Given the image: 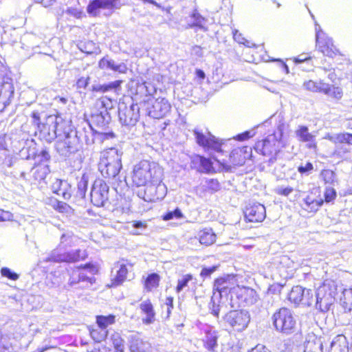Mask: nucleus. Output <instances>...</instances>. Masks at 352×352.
<instances>
[{
  "label": "nucleus",
  "mask_w": 352,
  "mask_h": 352,
  "mask_svg": "<svg viewBox=\"0 0 352 352\" xmlns=\"http://www.w3.org/2000/svg\"><path fill=\"white\" fill-rule=\"evenodd\" d=\"M122 152L116 148H109L100 153L98 170L104 177L117 180L122 168Z\"/></svg>",
  "instance_id": "nucleus-1"
},
{
  "label": "nucleus",
  "mask_w": 352,
  "mask_h": 352,
  "mask_svg": "<svg viewBox=\"0 0 352 352\" xmlns=\"http://www.w3.org/2000/svg\"><path fill=\"white\" fill-rule=\"evenodd\" d=\"M161 177L162 170L153 162L143 160L134 166L132 179L137 186H143L148 183L155 184L161 182Z\"/></svg>",
  "instance_id": "nucleus-2"
},
{
  "label": "nucleus",
  "mask_w": 352,
  "mask_h": 352,
  "mask_svg": "<svg viewBox=\"0 0 352 352\" xmlns=\"http://www.w3.org/2000/svg\"><path fill=\"white\" fill-rule=\"evenodd\" d=\"M95 272V267L90 263L68 270L69 278L65 287L67 289H85L91 287L96 281L93 276Z\"/></svg>",
  "instance_id": "nucleus-3"
},
{
  "label": "nucleus",
  "mask_w": 352,
  "mask_h": 352,
  "mask_svg": "<svg viewBox=\"0 0 352 352\" xmlns=\"http://www.w3.org/2000/svg\"><path fill=\"white\" fill-rule=\"evenodd\" d=\"M140 106L133 102L131 97L120 99L118 103L120 122L128 128L134 126L140 118Z\"/></svg>",
  "instance_id": "nucleus-4"
},
{
  "label": "nucleus",
  "mask_w": 352,
  "mask_h": 352,
  "mask_svg": "<svg viewBox=\"0 0 352 352\" xmlns=\"http://www.w3.org/2000/svg\"><path fill=\"white\" fill-rule=\"evenodd\" d=\"M230 304L233 308L252 305L258 300V296L255 290L239 285L233 287L230 290Z\"/></svg>",
  "instance_id": "nucleus-5"
},
{
  "label": "nucleus",
  "mask_w": 352,
  "mask_h": 352,
  "mask_svg": "<svg viewBox=\"0 0 352 352\" xmlns=\"http://www.w3.org/2000/svg\"><path fill=\"white\" fill-rule=\"evenodd\" d=\"M272 321L278 332L289 335L294 331L296 322L292 311L287 308L282 307L276 311L272 316Z\"/></svg>",
  "instance_id": "nucleus-6"
},
{
  "label": "nucleus",
  "mask_w": 352,
  "mask_h": 352,
  "mask_svg": "<svg viewBox=\"0 0 352 352\" xmlns=\"http://www.w3.org/2000/svg\"><path fill=\"white\" fill-rule=\"evenodd\" d=\"M340 304L344 311L352 310V287L346 288L341 280H331V298Z\"/></svg>",
  "instance_id": "nucleus-7"
},
{
  "label": "nucleus",
  "mask_w": 352,
  "mask_h": 352,
  "mask_svg": "<svg viewBox=\"0 0 352 352\" xmlns=\"http://www.w3.org/2000/svg\"><path fill=\"white\" fill-rule=\"evenodd\" d=\"M81 135V132L76 131L67 133L64 140L56 142V151L63 157H69L72 154L76 153L80 148Z\"/></svg>",
  "instance_id": "nucleus-8"
},
{
  "label": "nucleus",
  "mask_w": 352,
  "mask_h": 352,
  "mask_svg": "<svg viewBox=\"0 0 352 352\" xmlns=\"http://www.w3.org/2000/svg\"><path fill=\"white\" fill-rule=\"evenodd\" d=\"M331 81L334 82L335 79L339 80L347 78L349 60L346 57L340 53L336 47L331 43Z\"/></svg>",
  "instance_id": "nucleus-9"
},
{
  "label": "nucleus",
  "mask_w": 352,
  "mask_h": 352,
  "mask_svg": "<svg viewBox=\"0 0 352 352\" xmlns=\"http://www.w3.org/2000/svg\"><path fill=\"white\" fill-rule=\"evenodd\" d=\"M223 319L232 330L241 332L248 327L250 322V315L246 310H232Z\"/></svg>",
  "instance_id": "nucleus-10"
},
{
  "label": "nucleus",
  "mask_w": 352,
  "mask_h": 352,
  "mask_svg": "<svg viewBox=\"0 0 352 352\" xmlns=\"http://www.w3.org/2000/svg\"><path fill=\"white\" fill-rule=\"evenodd\" d=\"M96 106L98 109L92 113L91 122L98 126L104 128L111 121V116L108 111L112 108L113 102L110 98L103 97L96 102Z\"/></svg>",
  "instance_id": "nucleus-11"
},
{
  "label": "nucleus",
  "mask_w": 352,
  "mask_h": 352,
  "mask_svg": "<svg viewBox=\"0 0 352 352\" xmlns=\"http://www.w3.org/2000/svg\"><path fill=\"white\" fill-rule=\"evenodd\" d=\"M142 105L147 115L154 119L164 117L171 108L170 104L164 98H149L147 101H144Z\"/></svg>",
  "instance_id": "nucleus-12"
},
{
  "label": "nucleus",
  "mask_w": 352,
  "mask_h": 352,
  "mask_svg": "<svg viewBox=\"0 0 352 352\" xmlns=\"http://www.w3.org/2000/svg\"><path fill=\"white\" fill-rule=\"evenodd\" d=\"M87 255L85 251L80 249L74 250L69 252L60 253L57 250H53L45 261L46 262H66L74 263L80 260H83Z\"/></svg>",
  "instance_id": "nucleus-13"
},
{
  "label": "nucleus",
  "mask_w": 352,
  "mask_h": 352,
  "mask_svg": "<svg viewBox=\"0 0 352 352\" xmlns=\"http://www.w3.org/2000/svg\"><path fill=\"white\" fill-rule=\"evenodd\" d=\"M109 186L102 179L96 180L91 190V201L97 207L104 206L108 201Z\"/></svg>",
  "instance_id": "nucleus-14"
},
{
  "label": "nucleus",
  "mask_w": 352,
  "mask_h": 352,
  "mask_svg": "<svg viewBox=\"0 0 352 352\" xmlns=\"http://www.w3.org/2000/svg\"><path fill=\"white\" fill-rule=\"evenodd\" d=\"M193 133L196 142L199 146H203L208 150H212L217 153H221L223 151L221 146L223 144V142L222 141H219L210 132H208V135H206L199 129H195Z\"/></svg>",
  "instance_id": "nucleus-15"
},
{
  "label": "nucleus",
  "mask_w": 352,
  "mask_h": 352,
  "mask_svg": "<svg viewBox=\"0 0 352 352\" xmlns=\"http://www.w3.org/2000/svg\"><path fill=\"white\" fill-rule=\"evenodd\" d=\"M124 4L123 0H92L87 6V11L90 15L96 16L100 9L118 10Z\"/></svg>",
  "instance_id": "nucleus-16"
},
{
  "label": "nucleus",
  "mask_w": 352,
  "mask_h": 352,
  "mask_svg": "<svg viewBox=\"0 0 352 352\" xmlns=\"http://www.w3.org/2000/svg\"><path fill=\"white\" fill-rule=\"evenodd\" d=\"M316 306L322 312H326L330 309V283L325 280L316 292Z\"/></svg>",
  "instance_id": "nucleus-17"
},
{
  "label": "nucleus",
  "mask_w": 352,
  "mask_h": 352,
  "mask_svg": "<svg viewBox=\"0 0 352 352\" xmlns=\"http://www.w3.org/2000/svg\"><path fill=\"white\" fill-rule=\"evenodd\" d=\"M245 217L250 222H261L266 217L265 208L257 202L250 204L245 208Z\"/></svg>",
  "instance_id": "nucleus-18"
},
{
  "label": "nucleus",
  "mask_w": 352,
  "mask_h": 352,
  "mask_svg": "<svg viewBox=\"0 0 352 352\" xmlns=\"http://www.w3.org/2000/svg\"><path fill=\"white\" fill-rule=\"evenodd\" d=\"M58 119L55 116H50L46 119V122L43 123L38 130L42 133L48 140L55 139L58 136Z\"/></svg>",
  "instance_id": "nucleus-19"
},
{
  "label": "nucleus",
  "mask_w": 352,
  "mask_h": 352,
  "mask_svg": "<svg viewBox=\"0 0 352 352\" xmlns=\"http://www.w3.org/2000/svg\"><path fill=\"white\" fill-rule=\"evenodd\" d=\"M351 219L352 207L350 208V210L348 208H344L340 210L339 214H333V217L331 218V225H336L340 223L341 227L339 228V230L331 229V232H341L346 231L348 224L350 223Z\"/></svg>",
  "instance_id": "nucleus-20"
},
{
  "label": "nucleus",
  "mask_w": 352,
  "mask_h": 352,
  "mask_svg": "<svg viewBox=\"0 0 352 352\" xmlns=\"http://www.w3.org/2000/svg\"><path fill=\"white\" fill-rule=\"evenodd\" d=\"M316 43L318 51L324 56H330L329 39L319 24L315 21Z\"/></svg>",
  "instance_id": "nucleus-21"
},
{
  "label": "nucleus",
  "mask_w": 352,
  "mask_h": 352,
  "mask_svg": "<svg viewBox=\"0 0 352 352\" xmlns=\"http://www.w3.org/2000/svg\"><path fill=\"white\" fill-rule=\"evenodd\" d=\"M98 67L101 69H109L119 74H125L127 71L126 64L124 63H117L109 56H105L100 60Z\"/></svg>",
  "instance_id": "nucleus-22"
},
{
  "label": "nucleus",
  "mask_w": 352,
  "mask_h": 352,
  "mask_svg": "<svg viewBox=\"0 0 352 352\" xmlns=\"http://www.w3.org/2000/svg\"><path fill=\"white\" fill-rule=\"evenodd\" d=\"M52 190L65 200H69L72 197V186L66 180L56 179L52 185Z\"/></svg>",
  "instance_id": "nucleus-23"
},
{
  "label": "nucleus",
  "mask_w": 352,
  "mask_h": 352,
  "mask_svg": "<svg viewBox=\"0 0 352 352\" xmlns=\"http://www.w3.org/2000/svg\"><path fill=\"white\" fill-rule=\"evenodd\" d=\"M127 264L124 261H118L114 265V270H116V276L111 279V286L117 287L124 283L128 273Z\"/></svg>",
  "instance_id": "nucleus-24"
},
{
  "label": "nucleus",
  "mask_w": 352,
  "mask_h": 352,
  "mask_svg": "<svg viewBox=\"0 0 352 352\" xmlns=\"http://www.w3.org/2000/svg\"><path fill=\"white\" fill-rule=\"evenodd\" d=\"M218 331L212 329L205 331V336L203 338L204 347L211 352H215L218 346Z\"/></svg>",
  "instance_id": "nucleus-25"
},
{
  "label": "nucleus",
  "mask_w": 352,
  "mask_h": 352,
  "mask_svg": "<svg viewBox=\"0 0 352 352\" xmlns=\"http://www.w3.org/2000/svg\"><path fill=\"white\" fill-rule=\"evenodd\" d=\"M319 192V189L315 188L304 199L307 210H310L311 212L316 211L323 204V199L321 197H317V194Z\"/></svg>",
  "instance_id": "nucleus-26"
},
{
  "label": "nucleus",
  "mask_w": 352,
  "mask_h": 352,
  "mask_svg": "<svg viewBox=\"0 0 352 352\" xmlns=\"http://www.w3.org/2000/svg\"><path fill=\"white\" fill-rule=\"evenodd\" d=\"M208 19L203 17L199 12L195 11L190 16L188 20V25L186 28H197L204 32L208 31L206 23Z\"/></svg>",
  "instance_id": "nucleus-27"
},
{
  "label": "nucleus",
  "mask_w": 352,
  "mask_h": 352,
  "mask_svg": "<svg viewBox=\"0 0 352 352\" xmlns=\"http://www.w3.org/2000/svg\"><path fill=\"white\" fill-rule=\"evenodd\" d=\"M0 93L1 94L8 95L9 97L14 94V87L12 79L5 74L3 71L0 70Z\"/></svg>",
  "instance_id": "nucleus-28"
},
{
  "label": "nucleus",
  "mask_w": 352,
  "mask_h": 352,
  "mask_svg": "<svg viewBox=\"0 0 352 352\" xmlns=\"http://www.w3.org/2000/svg\"><path fill=\"white\" fill-rule=\"evenodd\" d=\"M140 308L146 314V318L142 319L143 323L146 324H152L155 320V313L153 306L149 300L142 302Z\"/></svg>",
  "instance_id": "nucleus-29"
},
{
  "label": "nucleus",
  "mask_w": 352,
  "mask_h": 352,
  "mask_svg": "<svg viewBox=\"0 0 352 352\" xmlns=\"http://www.w3.org/2000/svg\"><path fill=\"white\" fill-rule=\"evenodd\" d=\"M348 343L343 334H338L331 341V352H348Z\"/></svg>",
  "instance_id": "nucleus-30"
},
{
  "label": "nucleus",
  "mask_w": 352,
  "mask_h": 352,
  "mask_svg": "<svg viewBox=\"0 0 352 352\" xmlns=\"http://www.w3.org/2000/svg\"><path fill=\"white\" fill-rule=\"evenodd\" d=\"M303 87L305 89L311 91H318L327 94L330 90V86L328 83L320 81L319 82L313 80H308L303 83Z\"/></svg>",
  "instance_id": "nucleus-31"
},
{
  "label": "nucleus",
  "mask_w": 352,
  "mask_h": 352,
  "mask_svg": "<svg viewBox=\"0 0 352 352\" xmlns=\"http://www.w3.org/2000/svg\"><path fill=\"white\" fill-rule=\"evenodd\" d=\"M229 283L224 278H218L214 281L213 287V294H219V297L222 298L223 295H229L230 290L232 287H229Z\"/></svg>",
  "instance_id": "nucleus-32"
},
{
  "label": "nucleus",
  "mask_w": 352,
  "mask_h": 352,
  "mask_svg": "<svg viewBox=\"0 0 352 352\" xmlns=\"http://www.w3.org/2000/svg\"><path fill=\"white\" fill-rule=\"evenodd\" d=\"M198 236L199 243L206 246L213 244L216 241V234L213 232L212 230L210 228L201 230Z\"/></svg>",
  "instance_id": "nucleus-33"
},
{
  "label": "nucleus",
  "mask_w": 352,
  "mask_h": 352,
  "mask_svg": "<svg viewBox=\"0 0 352 352\" xmlns=\"http://www.w3.org/2000/svg\"><path fill=\"white\" fill-rule=\"evenodd\" d=\"M160 276L157 273H151L146 278L144 283V289L150 292L159 286Z\"/></svg>",
  "instance_id": "nucleus-34"
},
{
  "label": "nucleus",
  "mask_w": 352,
  "mask_h": 352,
  "mask_svg": "<svg viewBox=\"0 0 352 352\" xmlns=\"http://www.w3.org/2000/svg\"><path fill=\"white\" fill-rule=\"evenodd\" d=\"M221 298L219 297V294H212L208 304V309L210 314L217 318L219 317V313L221 307V305L220 304Z\"/></svg>",
  "instance_id": "nucleus-35"
},
{
  "label": "nucleus",
  "mask_w": 352,
  "mask_h": 352,
  "mask_svg": "<svg viewBox=\"0 0 352 352\" xmlns=\"http://www.w3.org/2000/svg\"><path fill=\"white\" fill-rule=\"evenodd\" d=\"M122 81L115 80L104 85H94L92 86V91L104 93L111 90H116L120 87Z\"/></svg>",
  "instance_id": "nucleus-36"
},
{
  "label": "nucleus",
  "mask_w": 352,
  "mask_h": 352,
  "mask_svg": "<svg viewBox=\"0 0 352 352\" xmlns=\"http://www.w3.org/2000/svg\"><path fill=\"white\" fill-rule=\"evenodd\" d=\"M305 287L300 285L294 286L289 294V300L295 305H300Z\"/></svg>",
  "instance_id": "nucleus-37"
},
{
  "label": "nucleus",
  "mask_w": 352,
  "mask_h": 352,
  "mask_svg": "<svg viewBox=\"0 0 352 352\" xmlns=\"http://www.w3.org/2000/svg\"><path fill=\"white\" fill-rule=\"evenodd\" d=\"M54 209L57 210L58 212L65 214L67 217H72L74 215V209L67 204L55 200L52 205Z\"/></svg>",
  "instance_id": "nucleus-38"
},
{
  "label": "nucleus",
  "mask_w": 352,
  "mask_h": 352,
  "mask_svg": "<svg viewBox=\"0 0 352 352\" xmlns=\"http://www.w3.org/2000/svg\"><path fill=\"white\" fill-rule=\"evenodd\" d=\"M90 336L96 342L104 340L107 337V330L98 326L97 328L90 330Z\"/></svg>",
  "instance_id": "nucleus-39"
},
{
  "label": "nucleus",
  "mask_w": 352,
  "mask_h": 352,
  "mask_svg": "<svg viewBox=\"0 0 352 352\" xmlns=\"http://www.w3.org/2000/svg\"><path fill=\"white\" fill-rule=\"evenodd\" d=\"M116 322V316L109 314L108 316H96V322L100 327L107 329L109 325L114 324Z\"/></svg>",
  "instance_id": "nucleus-40"
},
{
  "label": "nucleus",
  "mask_w": 352,
  "mask_h": 352,
  "mask_svg": "<svg viewBox=\"0 0 352 352\" xmlns=\"http://www.w3.org/2000/svg\"><path fill=\"white\" fill-rule=\"evenodd\" d=\"M110 341L112 342L116 352H123L124 349V341L122 338L120 334L118 332H114L111 334Z\"/></svg>",
  "instance_id": "nucleus-41"
},
{
  "label": "nucleus",
  "mask_w": 352,
  "mask_h": 352,
  "mask_svg": "<svg viewBox=\"0 0 352 352\" xmlns=\"http://www.w3.org/2000/svg\"><path fill=\"white\" fill-rule=\"evenodd\" d=\"M334 141L336 144H347L348 145H352V133H342L331 135V141Z\"/></svg>",
  "instance_id": "nucleus-42"
},
{
  "label": "nucleus",
  "mask_w": 352,
  "mask_h": 352,
  "mask_svg": "<svg viewBox=\"0 0 352 352\" xmlns=\"http://www.w3.org/2000/svg\"><path fill=\"white\" fill-rule=\"evenodd\" d=\"M296 136L302 142H311L314 139V135L309 132V129L305 126H300L296 131Z\"/></svg>",
  "instance_id": "nucleus-43"
},
{
  "label": "nucleus",
  "mask_w": 352,
  "mask_h": 352,
  "mask_svg": "<svg viewBox=\"0 0 352 352\" xmlns=\"http://www.w3.org/2000/svg\"><path fill=\"white\" fill-rule=\"evenodd\" d=\"M314 301V292L310 289L305 288V292L302 295L300 304L303 306L309 307Z\"/></svg>",
  "instance_id": "nucleus-44"
},
{
  "label": "nucleus",
  "mask_w": 352,
  "mask_h": 352,
  "mask_svg": "<svg viewBox=\"0 0 352 352\" xmlns=\"http://www.w3.org/2000/svg\"><path fill=\"white\" fill-rule=\"evenodd\" d=\"M303 352H322V344L320 341H308L304 346Z\"/></svg>",
  "instance_id": "nucleus-45"
},
{
  "label": "nucleus",
  "mask_w": 352,
  "mask_h": 352,
  "mask_svg": "<svg viewBox=\"0 0 352 352\" xmlns=\"http://www.w3.org/2000/svg\"><path fill=\"white\" fill-rule=\"evenodd\" d=\"M88 179L85 175H82L80 180L78 183L77 195L80 197H84L85 192L87 190Z\"/></svg>",
  "instance_id": "nucleus-46"
},
{
  "label": "nucleus",
  "mask_w": 352,
  "mask_h": 352,
  "mask_svg": "<svg viewBox=\"0 0 352 352\" xmlns=\"http://www.w3.org/2000/svg\"><path fill=\"white\" fill-rule=\"evenodd\" d=\"M184 218V214L179 208H176L174 210L168 211L162 216L164 221H169L174 219H180Z\"/></svg>",
  "instance_id": "nucleus-47"
},
{
  "label": "nucleus",
  "mask_w": 352,
  "mask_h": 352,
  "mask_svg": "<svg viewBox=\"0 0 352 352\" xmlns=\"http://www.w3.org/2000/svg\"><path fill=\"white\" fill-rule=\"evenodd\" d=\"M192 279V276L190 274H186L179 279L177 281V285L176 287V292L179 293L186 287L188 286V283Z\"/></svg>",
  "instance_id": "nucleus-48"
},
{
  "label": "nucleus",
  "mask_w": 352,
  "mask_h": 352,
  "mask_svg": "<svg viewBox=\"0 0 352 352\" xmlns=\"http://www.w3.org/2000/svg\"><path fill=\"white\" fill-rule=\"evenodd\" d=\"M281 290V287L278 285H270L267 289L266 293L265 298H273L275 296L276 298L279 297L280 293Z\"/></svg>",
  "instance_id": "nucleus-49"
},
{
  "label": "nucleus",
  "mask_w": 352,
  "mask_h": 352,
  "mask_svg": "<svg viewBox=\"0 0 352 352\" xmlns=\"http://www.w3.org/2000/svg\"><path fill=\"white\" fill-rule=\"evenodd\" d=\"M314 170V166L311 162H306L305 164L301 163L298 167V171L302 175H309Z\"/></svg>",
  "instance_id": "nucleus-50"
},
{
  "label": "nucleus",
  "mask_w": 352,
  "mask_h": 352,
  "mask_svg": "<svg viewBox=\"0 0 352 352\" xmlns=\"http://www.w3.org/2000/svg\"><path fill=\"white\" fill-rule=\"evenodd\" d=\"M74 234L72 232L63 233L60 236V245L63 247L71 246Z\"/></svg>",
  "instance_id": "nucleus-51"
},
{
  "label": "nucleus",
  "mask_w": 352,
  "mask_h": 352,
  "mask_svg": "<svg viewBox=\"0 0 352 352\" xmlns=\"http://www.w3.org/2000/svg\"><path fill=\"white\" fill-rule=\"evenodd\" d=\"M1 274L3 276L12 280H16L19 278V275L16 273L12 272L8 267H2L1 270Z\"/></svg>",
  "instance_id": "nucleus-52"
},
{
  "label": "nucleus",
  "mask_w": 352,
  "mask_h": 352,
  "mask_svg": "<svg viewBox=\"0 0 352 352\" xmlns=\"http://www.w3.org/2000/svg\"><path fill=\"white\" fill-rule=\"evenodd\" d=\"M336 82H334L333 85L331 84V97L339 100L343 96L342 89L339 86H336Z\"/></svg>",
  "instance_id": "nucleus-53"
},
{
  "label": "nucleus",
  "mask_w": 352,
  "mask_h": 352,
  "mask_svg": "<svg viewBox=\"0 0 352 352\" xmlns=\"http://www.w3.org/2000/svg\"><path fill=\"white\" fill-rule=\"evenodd\" d=\"M200 164L206 173H209L212 169V162L204 157H200Z\"/></svg>",
  "instance_id": "nucleus-54"
},
{
  "label": "nucleus",
  "mask_w": 352,
  "mask_h": 352,
  "mask_svg": "<svg viewBox=\"0 0 352 352\" xmlns=\"http://www.w3.org/2000/svg\"><path fill=\"white\" fill-rule=\"evenodd\" d=\"M90 77H80L76 81V87L78 89H86L89 83Z\"/></svg>",
  "instance_id": "nucleus-55"
},
{
  "label": "nucleus",
  "mask_w": 352,
  "mask_h": 352,
  "mask_svg": "<svg viewBox=\"0 0 352 352\" xmlns=\"http://www.w3.org/2000/svg\"><path fill=\"white\" fill-rule=\"evenodd\" d=\"M294 189L292 187L287 186V187H283V186H278L275 189L276 193L280 195L283 196H288L290 193L293 192Z\"/></svg>",
  "instance_id": "nucleus-56"
},
{
  "label": "nucleus",
  "mask_w": 352,
  "mask_h": 352,
  "mask_svg": "<svg viewBox=\"0 0 352 352\" xmlns=\"http://www.w3.org/2000/svg\"><path fill=\"white\" fill-rule=\"evenodd\" d=\"M13 220V214L9 212L0 209V222Z\"/></svg>",
  "instance_id": "nucleus-57"
},
{
  "label": "nucleus",
  "mask_w": 352,
  "mask_h": 352,
  "mask_svg": "<svg viewBox=\"0 0 352 352\" xmlns=\"http://www.w3.org/2000/svg\"><path fill=\"white\" fill-rule=\"evenodd\" d=\"M217 269V267H204L201 272V276L204 278L209 277Z\"/></svg>",
  "instance_id": "nucleus-58"
},
{
  "label": "nucleus",
  "mask_w": 352,
  "mask_h": 352,
  "mask_svg": "<svg viewBox=\"0 0 352 352\" xmlns=\"http://www.w3.org/2000/svg\"><path fill=\"white\" fill-rule=\"evenodd\" d=\"M191 54L197 57H202L204 56L203 49L198 45H194L191 49Z\"/></svg>",
  "instance_id": "nucleus-59"
},
{
  "label": "nucleus",
  "mask_w": 352,
  "mask_h": 352,
  "mask_svg": "<svg viewBox=\"0 0 352 352\" xmlns=\"http://www.w3.org/2000/svg\"><path fill=\"white\" fill-rule=\"evenodd\" d=\"M165 305L166 306L167 309V317H168L171 313L172 309L173 308V298L167 297L166 298Z\"/></svg>",
  "instance_id": "nucleus-60"
},
{
  "label": "nucleus",
  "mask_w": 352,
  "mask_h": 352,
  "mask_svg": "<svg viewBox=\"0 0 352 352\" xmlns=\"http://www.w3.org/2000/svg\"><path fill=\"white\" fill-rule=\"evenodd\" d=\"M340 197H344L347 195H352V187L349 188H338Z\"/></svg>",
  "instance_id": "nucleus-61"
},
{
  "label": "nucleus",
  "mask_w": 352,
  "mask_h": 352,
  "mask_svg": "<svg viewBox=\"0 0 352 352\" xmlns=\"http://www.w3.org/2000/svg\"><path fill=\"white\" fill-rule=\"evenodd\" d=\"M248 352H271V351L263 344H257Z\"/></svg>",
  "instance_id": "nucleus-62"
},
{
  "label": "nucleus",
  "mask_w": 352,
  "mask_h": 352,
  "mask_svg": "<svg viewBox=\"0 0 352 352\" xmlns=\"http://www.w3.org/2000/svg\"><path fill=\"white\" fill-rule=\"evenodd\" d=\"M32 122L34 124L37 126L38 129L40 128V126L42 125L43 123L40 122V116L39 113L37 111L32 112Z\"/></svg>",
  "instance_id": "nucleus-63"
},
{
  "label": "nucleus",
  "mask_w": 352,
  "mask_h": 352,
  "mask_svg": "<svg viewBox=\"0 0 352 352\" xmlns=\"http://www.w3.org/2000/svg\"><path fill=\"white\" fill-rule=\"evenodd\" d=\"M233 38L234 39L239 43L245 44V38L242 37L241 34L238 32V30H234L233 32Z\"/></svg>",
  "instance_id": "nucleus-64"
}]
</instances>
